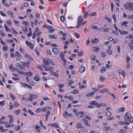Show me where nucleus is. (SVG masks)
Returning a JSON list of instances; mask_svg holds the SVG:
<instances>
[{
  "mask_svg": "<svg viewBox=\"0 0 133 133\" xmlns=\"http://www.w3.org/2000/svg\"><path fill=\"white\" fill-rule=\"evenodd\" d=\"M95 94L94 92H91L87 94L86 95V97H89L90 96H93Z\"/></svg>",
  "mask_w": 133,
  "mask_h": 133,
  "instance_id": "17",
  "label": "nucleus"
},
{
  "mask_svg": "<svg viewBox=\"0 0 133 133\" xmlns=\"http://www.w3.org/2000/svg\"><path fill=\"white\" fill-rule=\"evenodd\" d=\"M119 32V33L122 35H127L128 34V32L127 31H122L121 30H120L119 29H118Z\"/></svg>",
  "mask_w": 133,
  "mask_h": 133,
  "instance_id": "16",
  "label": "nucleus"
},
{
  "mask_svg": "<svg viewBox=\"0 0 133 133\" xmlns=\"http://www.w3.org/2000/svg\"><path fill=\"white\" fill-rule=\"evenodd\" d=\"M35 129L37 130H40L41 127L38 125H36L35 127Z\"/></svg>",
  "mask_w": 133,
  "mask_h": 133,
  "instance_id": "56",
  "label": "nucleus"
},
{
  "mask_svg": "<svg viewBox=\"0 0 133 133\" xmlns=\"http://www.w3.org/2000/svg\"><path fill=\"white\" fill-rule=\"evenodd\" d=\"M32 73L30 71L28 72H24V74L25 75H24V76L28 75L29 76H31L32 75Z\"/></svg>",
  "mask_w": 133,
  "mask_h": 133,
  "instance_id": "22",
  "label": "nucleus"
},
{
  "mask_svg": "<svg viewBox=\"0 0 133 133\" xmlns=\"http://www.w3.org/2000/svg\"><path fill=\"white\" fill-rule=\"evenodd\" d=\"M101 54L102 57H104L106 56V53L104 52H102Z\"/></svg>",
  "mask_w": 133,
  "mask_h": 133,
  "instance_id": "42",
  "label": "nucleus"
},
{
  "mask_svg": "<svg viewBox=\"0 0 133 133\" xmlns=\"http://www.w3.org/2000/svg\"><path fill=\"white\" fill-rule=\"evenodd\" d=\"M0 13L3 16L5 17L6 16V14L3 11H0Z\"/></svg>",
  "mask_w": 133,
  "mask_h": 133,
  "instance_id": "37",
  "label": "nucleus"
},
{
  "mask_svg": "<svg viewBox=\"0 0 133 133\" xmlns=\"http://www.w3.org/2000/svg\"><path fill=\"white\" fill-rule=\"evenodd\" d=\"M125 110V108L124 107H122L118 109V110L119 112H121L124 111Z\"/></svg>",
  "mask_w": 133,
  "mask_h": 133,
  "instance_id": "32",
  "label": "nucleus"
},
{
  "mask_svg": "<svg viewBox=\"0 0 133 133\" xmlns=\"http://www.w3.org/2000/svg\"><path fill=\"white\" fill-rule=\"evenodd\" d=\"M126 131L123 129H121L119 131V133H126Z\"/></svg>",
  "mask_w": 133,
  "mask_h": 133,
  "instance_id": "52",
  "label": "nucleus"
},
{
  "mask_svg": "<svg viewBox=\"0 0 133 133\" xmlns=\"http://www.w3.org/2000/svg\"><path fill=\"white\" fill-rule=\"evenodd\" d=\"M60 19L63 22H64L65 21V18L63 16H61L60 17Z\"/></svg>",
  "mask_w": 133,
  "mask_h": 133,
  "instance_id": "58",
  "label": "nucleus"
},
{
  "mask_svg": "<svg viewBox=\"0 0 133 133\" xmlns=\"http://www.w3.org/2000/svg\"><path fill=\"white\" fill-rule=\"evenodd\" d=\"M65 115L68 117L71 116L72 115L71 114H68L66 111L65 112Z\"/></svg>",
  "mask_w": 133,
  "mask_h": 133,
  "instance_id": "33",
  "label": "nucleus"
},
{
  "mask_svg": "<svg viewBox=\"0 0 133 133\" xmlns=\"http://www.w3.org/2000/svg\"><path fill=\"white\" fill-rule=\"evenodd\" d=\"M93 49L94 50V51L96 52H98L99 50V48L98 47H93Z\"/></svg>",
  "mask_w": 133,
  "mask_h": 133,
  "instance_id": "30",
  "label": "nucleus"
},
{
  "mask_svg": "<svg viewBox=\"0 0 133 133\" xmlns=\"http://www.w3.org/2000/svg\"><path fill=\"white\" fill-rule=\"evenodd\" d=\"M29 97L30 98H31L32 99H36L38 97V95H31V94H30Z\"/></svg>",
  "mask_w": 133,
  "mask_h": 133,
  "instance_id": "15",
  "label": "nucleus"
},
{
  "mask_svg": "<svg viewBox=\"0 0 133 133\" xmlns=\"http://www.w3.org/2000/svg\"><path fill=\"white\" fill-rule=\"evenodd\" d=\"M3 123H2V124H4L5 125V127L6 128L10 127H13L14 126V124H10L8 123L7 122L3 121Z\"/></svg>",
  "mask_w": 133,
  "mask_h": 133,
  "instance_id": "8",
  "label": "nucleus"
},
{
  "mask_svg": "<svg viewBox=\"0 0 133 133\" xmlns=\"http://www.w3.org/2000/svg\"><path fill=\"white\" fill-rule=\"evenodd\" d=\"M25 43L28 46H29L31 49H33L34 45L33 44L30 42L28 41H26Z\"/></svg>",
  "mask_w": 133,
  "mask_h": 133,
  "instance_id": "5",
  "label": "nucleus"
},
{
  "mask_svg": "<svg viewBox=\"0 0 133 133\" xmlns=\"http://www.w3.org/2000/svg\"><path fill=\"white\" fill-rule=\"evenodd\" d=\"M15 70L14 71H16L19 74L23 75H25L24 74V72H22L18 68H15Z\"/></svg>",
  "mask_w": 133,
  "mask_h": 133,
  "instance_id": "13",
  "label": "nucleus"
},
{
  "mask_svg": "<svg viewBox=\"0 0 133 133\" xmlns=\"http://www.w3.org/2000/svg\"><path fill=\"white\" fill-rule=\"evenodd\" d=\"M83 21V20L82 16H79L78 19V23H79V24H82V23Z\"/></svg>",
  "mask_w": 133,
  "mask_h": 133,
  "instance_id": "10",
  "label": "nucleus"
},
{
  "mask_svg": "<svg viewBox=\"0 0 133 133\" xmlns=\"http://www.w3.org/2000/svg\"><path fill=\"white\" fill-rule=\"evenodd\" d=\"M7 13H8V15H11V16L13 17H14V16L13 15V14L12 12L10 10H8L7 11Z\"/></svg>",
  "mask_w": 133,
  "mask_h": 133,
  "instance_id": "31",
  "label": "nucleus"
},
{
  "mask_svg": "<svg viewBox=\"0 0 133 133\" xmlns=\"http://www.w3.org/2000/svg\"><path fill=\"white\" fill-rule=\"evenodd\" d=\"M4 27L7 32H8L10 31V29L8 28V26L6 24L4 25Z\"/></svg>",
  "mask_w": 133,
  "mask_h": 133,
  "instance_id": "49",
  "label": "nucleus"
},
{
  "mask_svg": "<svg viewBox=\"0 0 133 133\" xmlns=\"http://www.w3.org/2000/svg\"><path fill=\"white\" fill-rule=\"evenodd\" d=\"M124 5L126 9L129 11H132L133 9V3H128L124 4Z\"/></svg>",
  "mask_w": 133,
  "mask_h": 133,
  "instance_id": "3",
  "label": "nucleus"
},
{
  "mask_svg": "<svg viewBox=\"0 0 133 133\" xmlns=\"http://www.w3.org/2000/svg\"><path fill=\"white\" fill-rule=\"evenodd\" d=\"M43 63L46 66L49 65L50 63L51 62L50 59H44L43 60Z\"/></svg>",
  "mask_w": 133,
  "mask_h": 133,
  "instance_id": "4",
  "label": "nucleus"
},
{
  "mask_svg": "<svg viewBox=\"0 0 133 133\" xmlns=\"http://www.w3.org/2000/svg\"><path fill=\"white\" fill-rule=\"evenodd\" d=\"M3 50L4 51H6L8 49V46L4 45L3 47Z\"/></svg>",
  "mask_w": 133,
  "mask_h": 133,
  "instance_id": "35",
  "label": "nucleus"
},
{
  "mask_svg": "<svg viewBox=\"0 0 133 133\" xmlns=\"http://www.w3.org/2000/svg\"><path fill=\"white\" fill-rule=\"evenodd\" d=\"M106 115L108 117H110L112 116V114L111 112L108 111L106 112Z\"/></svg>",
  "mask_w": 133,
  "mask_h": 133,
  "instance_id": "29",
  "label": "nucleus"
},
{
  "mask_svg": "<svg viewBox=\"0 0 133 133\" xmlns=\"http://www.w3.org/2000/svg\"><path fill=\"white\" fill-rule=\"evenodd\" d=\"M106 69L105 67H102L101 68L100 70V72L102 73H103L105 72Z\"/></svg>",
  "mask_w": 133,
  "mask_h": 133,
  "instance_id": "36",
  "label": "nucleus"
},
{
  "mask_svg": "<svg viewBox=\"0 0 133 133\" xmlns=\"http://www.w3.org/2000/svg\"><path fill=\"white\" fill-rule=\"evenodd\" d=\"M49 38L51 39L55 38L57 39V36L55 35H50L49 36Z\"/></svg>",
  "mask_w": 133,
  "mask_h": 133,
  "instance_id": "20",
  "label": "nucleus"
},
{
  "mask_svg": "<svg viewBox=\"0 0 133 133\" xmlns=\"http://www.w3.org/2000/svg\"><path fill=\"white\" fill-rule=\"evenodd\" d=\"M96 15V12H93L89 14L88 15L89 16H95Z\"/></svg>",
  "mask_w": 133,
  "mask_h": 133,
  "instance_id": "25",
  "label": "nucleus"
},
{
  "mask_svg": "<svg viewBox=\"0 0 133 133\" xmlns=\"http://www.w3.org/2000/svg\"><path fill=\"white\" fill-rule=\"evenodd\" d=\"M117 72L119 74H121L123 77H124L125 75V73L124 71L122 70H118L117 71Z\"/></svg>",
  "mask_w": 133,
  "mask_h": 133,
  "instance_id": "12",
  "label": "nucleus"
},
{
  "mask_svg": "<svg viewBox=\"0 0 133 133\" xmlns=\"http://www.w3.org/2000/svg\"><path fill=\"white\" fill-rule=\"evenodd\" d=\"M21 84H22L21 85V87H23L24 88L26 87L28 88H29L30 89H31L32 88V87L31 86H30L26 83H21Z\"/></svg>",
  "mask_w": 133,
  "mask_h": 133,
  "instance_id": "6",
  "label": "nucleus"
},
{
  "mask_svg": "<svg viewBox=\"0 0 133 133\" xmlns=\"http://www.w3.org/2000/svg\"><path fill=\"white\" fill-rule=\"evenodd\" d=\"M9 96L13 100H15V97L14 95L11 93H10L9 94Z\"/></svg>",
  "mask_w": 133,
  "mask_h": 133,
  "instance_id": "26",
  "label": "nucleus"
},
{
  "mask_svg": "<svg viewBox=\"0 0 133 133\" xmlns=\"http://www.w3.org/2000/svg\"><path fill=\"white\" fill-rule=\"evenodd\" d=\"M108 94L112 96L114 99H115L116 97L113 94L111 93H110L109 92Z\"/></svg>",
  "mask_w": 133,
  "mask_h": 133,
  "instance_id": "43",
  "label": "nucleus"
},
{
  "mask_svg": "<svg viewBox=\"0 0 133 133\" xmlns=\"http://www.w3.org/2000/svg\"><path fill=\"white\" fill-rule=\"evenodd\" d=\"M15 68H16L14 67L13 66V64H10V65L9 68V69L10 70H14V71L15 70Z\"/></svg>",
  "mask_w": 133,
  "mask_h": 133,
  "instance_id": "27",
  "label": "nucleus"
},
{
  "mask_svg": "<svg viewBox=\"0 0 133 133\" xmlns=\"http://www.w3.org/2000/svg\"><path fill=\"white\" fill-rule=\"evenodd\" d=\"M89 12H85L84 15V17L85 18H86V17L89 14Z\"/></svg>",
  "mask_w": 133,
  "mask_h": 133,
  "instance_id": "61",
  "label": "nucleus"
},
{
  "mask_svg": "<svg viewBox=\"0 0 133 133\" xmlns=\"http://www.w3.org/2000/svg\"><path fill=\"white\" fill-rule=\"evenodd\" d=\"M112 17L115 22H116V17L115 14H113L112 15Z\"/></svg>",
  "mask_w": 133,
  "mask_h": 133,
  "instance_id": "48",
  "label": "nucleus"
},
{
  "mask_svg": "<svg viewBox=\"0 0 133 133\" xmlns=\"http://www.w3.org/2000/svg\"><path fill=\"white\" fill-rule=\"evenodd\" d=\"M99 91L100 93H102V94H103L105 92H107L108 94L109 92V91L106 88H104L103 89Z\"/></svg>",
  "mask_w": 133,
  "mask_h": 133,
  "instance_id": "11",
  "label": "nucleus"
},
{
  "mask_svg": "<svg viewBox=\"0 0 133 133\" xmlns=\"http://www.w3.org/2000/svg\"><path fill=\"white\" fill-rule=\"evenodd\" d=\"M7 23L9 26H11L12 25V23L11 21L9 20L7 21Z\"/></svg>",
  "mask_w": 133,
  "mask_h": 133,
  "instance_id": "51",
  "label": "nucleus"
},
{
  "mask_svg": "<svg viewBox=\"0 0 133 133\" xmlns=\"http://www.w3.org/2000/svg\"><path fill=\"white\" fill-rule=\"evenodd\" d=\"M105 79V78L102 76H101L99 79V81L102 82H103Z\"/></svg>",
  "mask_w": 133,
  "mask_h": 133,
  "instance_id": "23",
  "label": "nucleus"
},
{
  "mask_svg": "<svg viewBox=\"0 0 133 133\" xmlns=\"http://www.w3.org/2000/svg\"><path fill=\"white\" fill-rule=\"evenodd\" d=\"M84 54V52L82 51L79 52L78 53V56L79 57L82 56Z\"/></svg>",
  "mask_w": 133,
  "mask_h": 133,
  "instance_id": "40",
  "label": "nucleus"
},
{
  "mask_svg": "<svg viewBox=\"0 0 133 133\" xmlns=\"http://www.w3.org/2000/svg\"><path fill=\"white\" fill-rule=\"evenodd\" d=\"M36 113H38L41 111H42V109L41 108H38L36 110Z\"/></svg>",
  "mask_w": 133,
  "mask_h": 133,
  "instance_id": "50",
  "label": "nucleus"
},
{
  "mask_svg": "<svg viewBox=\"0 0 133 133\" xmlns=\"http://www.w3.org/2000/svg\"><path fill=\"white\" fill-rule=\"evenodd\" d=\"M42 66L45 69V70L47 71L49 70V68H48L46 66L44 65H43Z\"/></svg>",
  "mask_w": 133,
  "mask_h": 133,
  "instance_id": "57",
  "label": "nucleus"
},
{
  "mask_svg": "<svg viewBox=\"0 0 133 133\" xmlns=\"http://www.w3.org/2000/svg\"><path fill=\"white\" fill-rule=\"evenodd\" d=\"M76 128L77 129H79L80 128H83L82 127V125L80 123H78L76 125Z\"/></svg>",
  "mask_w": 133,
  "mask_h": 133,
  "instance_id": "19",
  "label": "nucleus"
},
{
  "mask_svg": "<svg viewBox=\"0 0 133 133\" xmlns=\"http://www.w3.org/2000/svg\"><path fill=\"white\" fill-rule=\"evenodd\" d=\"M127 18L129 19H133V15H132L128 16Z\"/></svg>",
  "mask_w": 133,
  "mask_h": 133,
  "instance_id": "59",
  "label": "nucleus"
},
{
  "mask_svg": "<svg viewBox=\"0 0 133 133\" xmlns=\"http://www.w3.org/2000/svg\"><path fill=\"white\" fill-rule=\"evenodd\" d=\"M85 71V68L83 66H80L79 69V71L81 73L84 72Z\"/></svg>",
  "mask_w": 133,
  "mask_h": 133,
  "instance_id": "14",
  "label": "nucleus"
},
{
  "mask_svg": "<svg viewBox=\"0 0 133 133\" xmlns=\"http://www.w3.org/2000/svg\"><path fill=\"white\" fill-rule=\"evenodd\" d=\"M124 118L126 121H129L130 123H133V117H130L129 115V113L127 112L125 114Z\"/></svg>",
  "mask_w": 133,
  "mask_h": 133,
  "instance_id": "2",
  "label": "nucleus"
},
{
  "mask_svg": "<svg viewBox=\"0 0 133 133\" xmlns=\"http://www.w3.org/2000/svg\"><path fill=\"white\" fill-rule=\"evenodd\" d=\"M23 24H25L26 26H28L29 25V23L27 21H24L22 22Z\"/></svg>",
  "mask_w": 133,
  "mask_h": 133,
  "instance_id": "46",
  "label": "nucleus"
},
{
  "mask_svg": "<svg viewBox=\"0 0 133 133\" xmlns=\"http://www.w3.org/2000/svg\"><path fill=\"white\" fill-rule=\"evenodd\" d=\"M128 23V22L127 21H123L122 23L121 24V26L122 27L127 28L128 27V26L127 25Z\"/></svg>",
  "mask_w": 133,
  "mask_h": 133,
  "instance_id": "9",
  "label": "nucleus"
},
{
  "mask_svg": "<svg viewBox=\"0 0 133 133\" xmlns=\"http://www.w3.org/2000/svg\"><path fill=\"white\" fill-rule=\"evenodd\" d=\"M107 53L109 55H111L112 54V51L110 49H108L107 51Z\"/></svg>",
  "mask_w": 133,
  "mask_h": 133,
  "instance_id": "55",
  "label": "nucleus"
},
{
  "mask_svg": "<svg viewBox=\"0 0 133 133\" xmlns=\"http://www.w3.org/2000/svg\"><path fill=\"white\" fill-rule=\"evenodd\" d=\"M39 77L38 75H37L34 78V80L36 81H39Z\"/></svg>",
  "mask_w": 133,
  "mask_h": 133,
  "instance_id": "39",
  "label": "nucleus"
},
{
  "mask_svg": "<svg viewBox=\"0 0 133 133\" xmlns=\"http://www.w3.org/2000/svg\"><path fill=\"white\" fill-rule=\"evenodd\" d=\"M127 38L129 39H132L133 38V36L132 35H131L127 36Z\"/></svg>",
  "mask_w": 133,
  "mask_h": 133,
  "instance_id": "63",
  "label": "nucleus"
},
{
  "mask_svg": "<svg viewBox=\"0 0 133 133\" xmlns=\"http://www.w3.org/2000/svg\"><path fill=\"white\" fill-rule=\"evenodd\" d=\"M90 104L91 105H95V107L96 108L100 107L102 106L106 107L107 106L106 104L105 103H102L101 104H99L95 101H92L90 103Z\"/></svg>",
  "mask_w": 133,
  "mask_h": 133,
  "instance_id": "1",
  "label": "nucleus"
},
{
  "mask_svg": "<svg viewBox=\"0 0 133 133\" xmlns=\"http://www.w3.org/2000/svg\"><path fill=\"white\" fill-rule=\"evenodd\" d=\"M61 59L64 62V64L63 65L65 66L66 64V59L64 58H63Z\"/></svg>",
  "mask_w": 133,
  "mask_h": 133,
  "instance_id": "47",
  "label": "nucleus"
},
{
  "mask_svg": "<svg viewBox=\"0 0 133 133\" xmlns=\"http://www.w3.org/2000/svg\"><path fill=\"white\" fill-rule=\"evenodd\" d=\"M52 52L55 55H58L59 52V50L56 48H54L52 49Z\"/></svg>",
  "mask_w": 133,
  "mask_h": 133,
  "instance_id": "7",
  "label": "nucleus"
},
{
  "mask_svg": "<svg viewBox=\"0 0 133 133\" xmlns=\"http://www.w3.org/2000/svg\"><path fill=\"white\" fill-rule=\"evenodd\" d=\"M15 56L16 57H20L22 56L18 51H16V52L15 53Z\"/></svg>",
  "mask_w": 133,
  "mask_h": 133,
  "instance_id": "34",
  "label": "nucleus"
},
{
  "mask_svg": "<svg viewBox=\"0 0 133 133\" xmlns=\"http://www.w3.org/2000/svg\"><path fill=\"white\" fill-rule=\"evenodd\" d=\"M91 57V59L92 60H95V59L96 57L94 55H92Z\"/></svg>",
  "mask_w": 133,
  "mask_h": 133,
  "instance_id": "62",
  "label": "nucleus"
},
{
  "mask_svg": "<svg viewBox=\"0 0 133 133\" xmlns=\"http://www.w3.org/2000/svg\"><path fill=\"white\" fill-rule=\"evenodd\" d=\"M24 57L25 58H29L30 60H31L32 59V57H31L30 56L28 55V54L27 53H25L24 54Z\"/></svg>",
  "mask_w": 133,
  "mask_h": 133,
  "instance_id": "24",
  "label": "nucleus"
},
{
  "mask_svg": "<svg viewBox=\"0 0 133 133\" xmlns=\"http://www.w3.org/2000/svg\"><path fill=\"white\" fill-rule=\"evenodd\" d=\"M110 129V130L111 131H112V129H110L109 126L108 127H104L103 129V130L104 131H106Z\"/></svg>",
  "mask_w": 133,
  "mask_h": 133,
  "instance_id": "21",
  "label": "nucleus"
},
{
  "mask_svg": "<svg viewBox=\"0 0 133 133\" xmlns=\"http://www.w3.org/2000/svg\"><path fill=\"white\" fill-rule=\"evenodd\" d=\"M21 111V110L20 109L16 111L15 112V114L16 115H17L19 114Z\"/></svg>",
  "mask_w": 133,
  "mask_h": 133,
  "instance_id": "54",
  "label": "nucleus"
},
{
  "mask_svg": "<svg viewBox=\"0 0 133 133\" xmlns=\"http://www.w3.org/2000/svg\"><path fill=\"white\" fill-rule=\"evenodd\" d=\"M51 126L55 128H58L59 127V125L56 123H54L51 124Z\"/></svg>",
  "mask_w": 133,
  "mask_h": 133,
  "instance_id": "28",
  "label": "nucleus"
},
{
  "mask_svg": "<svg viewBox=\"0 0 133 133\" xmlns=\"http://www.w3.org/2000/svg\"><path fill=\"white\" fill-rule=\"evenodd\" d=\"M92 28L94 29H96L97 30H98L99 29L98 27L96 25H94L93 26Z\"/></svg>",
  "mask_w": 133,
  "mask_h": 133,
  "instance_id": "64",
  "label": "nucleus"
},
{
  "mask_svg": "<svg viewBox=\"0 0 133 133\" xmlns=\"http://www.w3.org/2000/svg\"><path fill=\"white\" fill-rule=\"evenodd\" d=\"M60 57L61 58V59L63 58H64V54L63 52H61L60 54Z\"/></svg>",
  "mask_w": 133,
  "mask_h": 133,
  "instance_id": "44",
  "label": "nucleus"
},
{
  "mask_svg": "<svg viewBox=\"0 0 133 133\" xmlns=\"http://www.w3.org/2000/svg\"><path fill=\"white\" fill-rule=\"evenodd\" d=\"M72 93L74 94H75L76 93H78L79 91L78 90H74L72 92Z\"/></svg>",
  "mask_w": 133,
  "mask_h": 133,
  "instance_id": "41",
  "label": "nucleus"
},
{
  "mask_svg": "<svg viewBox=\"0 0 133 133\" xmlns=\"http://www.w3.org/2000/svg\"><path fill=\"white\" fill-rule=\"evenodd\" d=\"M21 63L24 66H27L28 67V66L27 65L28 64L26 62H21Z\"/></svg>",
  "mask_w": 133,
  "mask_h": 133,
  "instance_id": "38",
  "label": "nucleus"
},
{
  "mask_svg": "<svg viewBox=\"0 0 133 133\" xmlns=\"http://www.w3.org/2000/svg\"><path fill=\"white\" fill-rule=\"evenodd\" d=\"M28 112L32 115H34L35 114L34 113L30 110H28Z\"/></svg>",
  "mask_w": 133,
  "mask_h": 133,
  "instance_id": "60",
  "label": "nucleus"
},
{
  "mask_svg": "<svg viewBox=\"0 0 133 133\" xmlns=\"http://www.w3.org/2000/svg\"><path fill=\"white\" fill-rule=\"evenodd\" d=\"M5 103V101L4 100L0 102V105L1 106H3Z\"/></svg>",
  "mask_w": 133,
  "mask_h": 133,
  "instance_id": "45",
  "label": "nucleus"
},
{
  "mask_svg": "<svg viewBox=\"0 0 133 133\" xmlns=\"http://www.w3.org/2000/svg\"><path fill=\"white\" fill-rule=\"evenodd\" d=\"M8 116L10 117L9 118V123H12L13 121V117L11 115H9Z\"/></svg>",
  "mask_w": 133,
  "mask_h": 133,
  "instance_id": "18",
  "label": "nucleus"
},
{
  "mask_svg": "<svg viewBox=\"0 0 133 133\" xmlns=\"http://www.w3.org/2000/svg\"><path fill=\"white\" fill-rule=\"evenodd\" d=\"M22 30L25 32H26L28 31V29L27 28L25 27H23L22 28Z\"/></svg>",
  "mask_w": 133,
  "mask_h": 133,
  "instance_id": "53",
  "label": "nucleus"
}]
</instances>
